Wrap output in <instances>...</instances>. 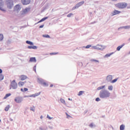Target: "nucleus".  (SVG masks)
Returning a JSON list of instances; mask_svg holds the SVG:
<instances>
[{
    "label": "nucleus",
    "mask_w": 130,
    "mask_h": 130,
    "mask_svg": "<svg viewBox=\"0 0 130 130\" xmlns=\"http://www.w3.org/2000/svg\"><path fill=\"white\" fill-rule=\"evenodd\" d=\"M66 114L67 115V118H70V117H72V116H71L70 115H69V114H68V113H66Z\"/></svg>",
    "instance_id": "nucleus-43"
},
{
    "label": "nucleus",
    "mask_w": 130,
    "mask_h": 130,
    "mask_svg": "<svg viewBox=\"0 0 130 130\" xmlns=\"http://www.w3.org/2000/svg\"><path fill=\"white\" fill-rule=\"evenodd\" d=\"M50 87H53V85L51 84Z\"/></svg>",
    "instance_id": "nucleus-57"
},
{
    "label": "nucleus",
    "mask_w": 130,
    "mask_h": 130,
    "mask_svg": "<svg viewBox=\"0 0 130 130\" xmlns=\"http://www.w3.org/2000/svg\"><path fill=\"white\" fill-rule=\"evenodd\" d=\"M29 12H30V8H26L22 10V11H21L20 12V14L21 15H26V14H28V13H29Z\"/></svg>",
    "instance_id": "nucleus-7"
},
{
    "label": "nucleus",
    "mask_w": 130,
    "mask_h": 130,
    "mask_svg": "<svg viewBox=\"0 0 130 130\" xmlns=\"http://www.w3.org/2000/svg\"><path fill=\"white\" fill-rule=\"evenodd\" d=\"M24 85H25V82L20 81L18 83V86H19V87H23Z\"/></svg>",
    "instance_id": "nucleus-22"
},
{
    "label": "nucleus",
    "mask_w": 130,
    "mask_h": 130,
    "mask_svg": "<svg viewBox=\"0 0 130 130\" xmlns=\"http://www.w3.org/2000/svg\"><path fill=\"white\" fill-rule=\"evenodd\" d=\"M40 118H41V119H42V118H43V116L42 115V116H40Z\"/></svg>",
    "instance_id": "nucleus-54"
},
{
    "label": "nucleus",
    "mask_w": 130,
    "mask_h": 130,
    "mask_svg": "<svg viewBox=\"0 0 130 130\" xmlns=\"http://www.w3.org/2000/svg\"><path fill=\"white\" fill-rule=\"evenodd\" d=\"M43 37L45 38H50V36L48 35H43Z\"/></svg>",
    "instance_id": "nucleus-34"
},
{
    "label": "nucleus",
    "mask_w": 130,
    "mask_h": 130,
    "mask_svg": "<svg viewBox=\"0 0 130 130\" xmlns=\"http://www.w3.org/2000/svg\"><path fill=\"white\" fill-rule=\"evenodd\" d=\"M21 3L23 5H29L31 3V0H21Z\"/></svg>",
    "instance_id": "nucleus-11"
},
{
    "label": "nucleus",
    "mask_w": 130,
    "mask_h": 130,
    "mask_svg": "<svg viewBox=\"0 0 130 130\" xmlns=\"http://www.w3.org/2000/svg\"><path fill=\"white\" fill-rule=\"evenodd\" d=\"M87 112H88V110H86L85 111H84L85 114H86V113H87Z\"/></svg>",
    "instance_id": "nucleus-51"
},
{
    "label": "nucleus",
    "mask_w": 130,
    "mask_h": 130,
    "mask_svg": "<svg viewBox=\"0 0 130 130\" xmlns=\"http://www.w3.org/2000/svg\"><path fill=\"white\" fill-rule=\"evenodd\" d=\"M42 85H43L44 86H48V85H47V84L46 83V82H44V81L43 82Z\"/></svg>",
    "instance_id": "nucleus-46"
},
{
    "label": "nucleus",
    "mask_w": 130,
    "mask_h": 130,
    "mask_svg": "<svg viewBox=\"0 0 130 130\" xmlns=\"http://www.w3.org/2000/svg\"><path fill=\"white\" fill-rule=\"evenodd\" d=\"M116 7L118 9H125L127 7V4L126 3H119L116 5Z\"/></svg>",
    "instance_id": "nucleus-4"
},
{
    "label": "nucleus",
    "mask_w": 130,
    "mask_h": 130,
    "mask_svg": "<svg viewBox=\"0 0 130 130\" xmlns=\"http://www.w3.org/2000/svg\"><path fill=\"white\" fill-rule=\"evenodd\" d=\"M91 45H88L85 48L88 49V48H90V47H91Z\"/></svg>",
    "instance_id": "nucleus-44"
},
{
    "label": "nucleus",
    "mask_w": 130,
    "mask_h": 130,
    "mask_svg": "<svg viewBox=\"0 0 130 130\" xmlns=\"http://www.w3.org/2000/svg\"><path fill=\"white\" fill-rule=\"evenodd\" d=\"M4 76L3 74H0V81L4 80Z\"/></svg>",
    "instance_id": "nucleus-36"
},
{
    "label": "nucleus",
    "mask_w": 130,
    "mask_h": 130,
    "mask_svg": "<svg viewBox=\"0 0 130 130\" xmlns=\"http://www.w3.org/2000/svg\"><path fill=\"white\" fill-rule=\"evenodd\" d=\"M108 89L109 91H112L113 90V86L110 85L108 86Z\"/></svg>",
    "instance_id": "nucleus-26"
},
{
    "label": "nucleus",
    "mask_w": 130,
    "mask_h": 130,
    "mask_svg": "<svg viewBox=\"0 0 130 130\" xmlns=\"http://www.w3.org/2000/svg\"><path fill=\"white\" fill-rule=\"evenodd\" d=\"M41 130H47V126H45L44 127L41 126L39 128Z\"/></svg>",
    "instance_id": "nucleus-29"
},
{
    "label": "nucleus",
    "mask_w": 130,
    "mask_h": 130,
    "mask_svg": "<svg viewBox=\"0 0 130 130\" xmlns=\"http://www.w3.org/2000/svg\"><path fill=\"white\" fill-rule=\"evenodd\" d=\"M84 3H85V2L84 1H82L78 3L74 7H73L72 11L76 10V9H79V8H80V7H81V6H82V5H84Z\"/></svg>",
    "instance_id": "nucleus-6"
},
{
    "label": "nucleus",
    "mask_w": 130,
    "mask_h": 130,
    "mask_svg": "<svg viewBox=\"0 0 130 130\" xmlns=\"http://www.w3.org/2000/svg\"><path fill=\"white\" fill-rule=\"evenodd\" d=\"M43 82H44V80L41 78H38V82L39 84H41L42 85L43 84Z\"/></svg>",
    "instance_id": "nucleus-20"
},
{
    "label": "nucleus",
    "mask_w": 130,
    "mask_h": 130,
    "mask_svg": "<svg viewBox=\"0 0 130 130\" xmlns=\"http://www.w3.org/2000/svg\"><path fill=\"white\" fill-rule=\"evenodd\" d=\"M119 29H125V30H128V29H130V25L121 26L118 28V30H119Z\"/></svg>",
    "instance_id": "nucleus-16"
},
{
    "label": "nucleus",
    "mask_w": 130,
    "mask_h": 130,
    "mask_svg": "<svg viewBox=\"0 0 130 130\" xmlns=\"http://www.w3.org/2000/svg\"><path fill=\"white\" fill-rule=\"evenodd\" d=\"M95 101H96V102H99V101H101V100L100 99V98H97L95 99Z\"/></svg>",
    "instance_id": "nucleus-42"
},
{
    "label": "nucleus",
    "mask_w": 130,
    "mask_h": 130,
    "mask_svg": "<svg viewBox=\"0 0 130 130\" xmlns=\"http://www.w3.org/2000/svg\"><path fill=\"white\" fill-rule=\"evenodd\" d=\"M117 80H118V79L116 78V79L112 80V81H111V83H112V84L116 83V82H117Z\"/></svg>",
    "instance_id": "nucleus-35"
},
{
    "label": "nucleus",
    "mask_w": 130,
    "mask_h": 130,
    "mask_svg": "<svg viewBox=\"0 0 130 130\" xmlns=\"http://www.w3.org/2000/svg\"><path fill=\"white\" fill-rule=\"evenodd\" d=\"M14 101H15L16 103H22L23 98L22 96H17L15 98Z\"/></svg>",
    "instance_id": "nucleus-9"
},
{
    "label": "nucleus",
    "mask_w": 130,
    "mask_h": 130,
    "mask_svg": "<svg viewBox=\"0 0 130 130\" xmlns=\"http://www.w3.org/2000/svg\"><path fill=\"white\" fill-rule=\"evenodd\" d=\"M128 54H130V51H129Z\"/></svg>",
    "instance_id": "nucleus-59"
},
{
    "label": "nucleus",
    "mask_w": 130,
    "mask_h": 130,
    "mask_svg": "<svg viewBox=\"0 0 130 130\" xmlns=\"http://www.w3.org/2000/svg\"><path fill=\"white\" fill-rule=\"evenodd\" d=\"M26 43L27 44H29V45H33L34 44L33 43V42L30 41H26Z\"/></svg>",
    "instance_id": "nucleus-25"
},
{
    "label": "nucleus",
    "mask_w": 130,
    "mask_h": 130,
    "mask_svg": "<svg viewBox=\"0 0 130 130\" xmlns=\"http://www.w3.org/2000/svg\"><path fill=\"white\" fill-rule=\"evenodd\" d=\"M30 109L31 111H33L34 112L35 111V109H34L33 107H30Z\"/></svg>",
    "instance_id": "nucleus-47"
},
{
    "label": "nucleus",
    "mask_w": 130,
    "mask_h": 130,
    "mask_svg": "<svg viewBox=\"0 0 130 130\" xmlns=\"http://www.w3.org/2000/svg\"><path fill=\"white\" fill-rule=\"evenodd\" d=\"M4 5V2L3 1H0V10L1 11H2V12H4V13H6V12H7V11L4 9H3L2 7V6H3Z\"/></svg>",
    "instance_id": "nucleus-14"
},
{
    "label": "nucleus",
    "mask_w": 130,
    "mask_h": 130,
    "mask_svg": "<svg viewBox=\"0 0 130 130\" xmlns=\"http://www.w3.org/2000/svg\"><path fill=\"white\" fill-rule=\"evenodd\" d=\"M3 73V70L2 69H0V74H2Z\"/></svg>",
    "instance_id": "nucleus-52"
},
{
    "label": "nucleus",
    "mask_w": 130,
    "mask_h": 130,
    "mask_svg": "<svg viewBox=\"0 0 130 130\" xmlns=\"http://www.w3.org/2000/svg\"><path fill=\"white\" fill-rule=\"evenodd\" d=\"M120 13H121L120 11L115 10L113 12L111 13V16H115V15H118V14H120Z\"/></svg>",
    "instance_id": "nucleus-13"
},
{
    "label": "nucleus",
    "mask_w": 130,
    "mask_h": 130,
    "mask_svg": "<svg viewBox=\"0 0 130 130\" xmlns=\"http://www.w3.org/2000/svg\"><path fill=\"white\" fill-rule=\"evenodd\" d=\"M9 109H10V105H8L5 108V111H9Z\"/></svg>",
    "instance_id": "nucleus-32"
},
{
    "label": "nucleus",
    "mask_w": 130,
    "mask_h": 130,
    "mask_svg": "<svg viewBox=\"0 0 130 130\" xmlns=\"http://www.w3.org/2000/svg\"><path fill=\"white\" fill-rule=\"evenodd\" d=\"M83 93H85V91H80L78 93V96H81V95H83Z\"/></svg>",
    "instance_id": "nucleus-33"
},
{
    "label": "nucleus",
    "mask_w": 130,
    "mask_h": 130,
    "mask_svg": "<svg viewBox=\"0 0 130 130\" xmlns=\"http://www.w3.org/2000/svg\"><path fill=\"white\" fill-rule=\"evenodd\" d=\"M6 4L7 8L9 10H12L14 8V1L13 0H7Z\"/></svg>",
    "instance_id": "nucleus-2"
},
{
    "label": "nucleus",
    "mask_w": 130,
    "mask_h": 130,
    "mask_svg": "<svg viewBox=\"0 0 130 130\" xmlns=\"http://www.w3.org/2000/svg\"><path fill=\"white\" fill-rule=\"evenodd\" d=\"M33 71H34L35 72V73H36V66H35L33 68Z\"/></svg>",
    "instance_id": "nucleus-45"
},
{
    "label": "nucleus",
    "mask_w": 130,
    "mask_h": 130,
    "mask_svg": "<svg viewBox=\"0 0 130 130\" xmlns=\"http://www.w3.org/2000/svg\"><path fill=\"white\" fill-rule=\"evenodd\" d=\"M125 127V126L123 124H121L120 126V130H124V128Z\"/></svg>",
    "instance_id": "nucleus-27"
},
{
    "label": "nucleus",
    "mask_w": 130,
    "mask_h": 130,
    "mask_svg": "<svg viewBox=\"0 0 130 130\" xmlns=\"http://www.w3.org/2000/svg\"><path fill=\"white\" fill-rule=\"evenodd\" d=\"M21 92H24V89H23V88L21 89Z\"/></svg>",
    "instance_id": "nucleus-53"
},
{
    "label": "nucleus",
    "mask_w": 130,
    "mask_h": 130,
    "mask_svg": "<svg viewBox=\"0 0 130 130\" xmlns=\"http://www.w3.org/2000/svg\"><path fill=\"white\" fill-rule=\"evenodd\" d=\"M48 127L50 129H53V127L52 126H49Z\"/></svg>",
    "instance_id": "nucleus-49"
},
{
    "label": "nucleus",
    "mask_w": 130,
    "mask_h": 130,
    "mask_svg": "<svg viewBox=\"0 0 130 130\" xmlns=\"http://www.w3.org/2000/svg\"><path fill=\"white\" fill-rule=\"evenodd\" d=\"M124 45H125V44L123 43L121 45L118 46L116 49L117 51H119L120 49L124 46Z\"/></svg>",
    "instance_id": "nucleus-17"
},
{
    "label": "nucleus",
    "mask_w": 130,
    "mask_h": 130,
    "mask_svg": "<svg viewBox=\"0 0 130 130\" xmlns=\"http://www.w3.org/2000/svg\"><path fill=\"white\" fill-rule=\"evenodd\" d=\"M11 95H12L11 93L6 94V95L5 96L4 99H7V98H8V97H10V96H11Z\"/></svg>",
    "instance_id": "nucleus-30"
},
{
    "label": "nucleus",
    "mask_w": 130,
    "mask_h": 130,
    "mask_svg": "<svg viewBox=\"0 0 130 130\" xmlns=\"http://www.w3.org/2000/svg\"><path fill=\"white\" fill-rule=\"evenodd\" d=\"M19 79H20L21 81H25V80L28 79V77L26 75H22L19 76Z\"/></svg>",
    "instance_id": "nucleus-12"
},
{
    "label": "nucleus",
    "mask_w": 130,
    "mask_h": 130,
    "mask_svg": "<svg viewBox=\"0 0 130 130\" xmlns=\"http://www.w3.org/2000/svg\"><path fill=\"white\" fill-rule=\"evenodd\" d=\"M47 19H48V17H44L42 19H41L39 22H38L37 24H39V23H41L42 22H44V21H45V20H47Z\"/></svg>",
    "instance_id": "nucleus-21"
},
{
    "label": "nucleus",
    "mask_w": 130,
    "mask_h": 130,
    "mask_svg": "<svg viewBox=\"0 0 130 130\" xmlns=\"http://www.w3.org/2000/svg\"><path fill=\"white\" fill-rule=\"evenodd\" d=\"M29 62H36V57H31L29 60Z\"/></svg>",
    "instance_id": "nucleus-18"
},
{
    "label": "nucleus",
    "mask_w": 130,
    "mask_h": 130,
    "mask_svg": "<svg viewBox=\"0 0 130 130\" xmlns=\"http://www.w3.org/2000/svg\"><path fill=\"white\" fill-rule=\"evenodd\" d=\"M28 49H37V46H28L27 47Z\"/></svg>",
    "instance_id": "nucleus-19"
},
{
    "label": "nucleus",
    "mask_w": 130,
    "mask_h": 130,
    "mask_svg": "<svg viewBox=\"0 0 130 130\" xmlns=\"http://www.w3.org/2000/svg\"><path fill=\"white\" fill-rule=\"evenodd\" d=\"M60 101L61 103H62L63 104H64V105H66V101H64V100L62 98H61L60 99Z\"/></svg>",
    "instance_id": "nucleus-28"
},
{
    "label": "nucleus",
    "mask_w": 130,
    "mask_h": 130,
    "mask_svg": "<svg viewBox=\"0 0 130 130\" xmlns=\"http://www.w3.org/2000/svg\"><path fill=\"white\" fill-rule=\"evenodd\" d=\"M91 61H94V62H98V63H99V60H98L92 59Z\"/></svg>",
    "instance_id": "nucleus-41"
},
{
    "label": "nucleus",
    "mask_w": 130,
    "mask_h": 130,
    "mask_svg": "<svg viewBox=\"0 0 130 130\" xmlns=\"http://www.w3.org/2000/svg\"><path fill=\"white\" fill-rule=\"evenodd\" d=\"M21 11V6L19 5H16L14 8V12H20Z\"/></svg>",
    "instance_id": "nucleus-10"
},
{
    "label": "nucleus",
    "mask_w": 130,
    "mask_h": 130,
    "mask_svg": "<svg viewBox=\"0 0 130 130\" xmlns=\"http://www.w3.org/2000/svg\"><path fill=\"white\" fill-rule=\"evenodd\" d=\"M113 52H112L110 54H107L104 56L105 58H107V57H109L111 55H112V54H113Z\"/></svg>",
    "instance_id": "nucleus-24"
},
{
    "label": "nucleus",
    "mask_w": 130,
    "mask_h": 130,
    "mask_svg": "<svg viewBox=\"0 0 130 130\" xmlns=\"http://www.w3.org/2000/svg\"><path fill=\"white\" fill-rule=\"evenodd\" d=\"M0 1L3 2V1H2V0H0Z\"/></svg>",
    "instance_id": "nucleus-61"
},
{
    "label": "nucleus",
    "mask_w": 130,
    "mask_h": 130,
    "mask_svg": "<svg viewBox=\"0 0 130 130\" xmlns=\"http://www.w3.org/2000/svg\"><path fill=\"white\" fill-rule=\"evenodd\" d=\"M47 118H48V119L51 120L52 119V118H53V117H51L50 116H49V115H47Z\"/></svg>",
    "instance_id": "nucleus-40"
},
{
    "label": "nucleus",
    "mask_w": 130,
    "mask_h": 130,
    "mask_svg": "<svg viewBox=\"0 0 130 130\" xmlns=\"http://www.w3.org/2000/svg\"><path fill=\"white\" fill-rule=\"evenodd\" d=\"M50 55H55L58 54V52H52L50 53Z\"/></svg>",
    "instance_id": "nucleus-38"
},
{
    "label": "nucleus",
    "mask_w": 130,
    "mask_h": 130,
    "mask_svg": "<svg viewBox=\"0 0 130 130\" xmlns=\"http://www.w3.org/2000/svg\"><path fill=\"white\" fill-rule=\"evenodd\" d=\"M106 80L107 82H110L111 83V81H112V75L107 76Z\"/></svg>",
    "instance_id": "nucleus-15"
},
{
    "label": "nucleus",
    "mask_w": 130,
    "mask_h": 130,
    "mask_svg": "<svg viewBox=\"0 0 130 130\" xmlns=\"http://www.w3.org/2000/svg\"><path fill=\"white\" fill-rule=\"evenodd\" d=\"M40 94H41V92H38V93H35L31 95H25L24 98H29L31 97H33L34 98H35V97H37V96H39Z\"/></svg>",
    "instance_id": "nucleus-8"
},
{
    "label": "nucleus",
    "mask_w": 130,
    "mask_h": 130,
    "mask_svg": "<svg viewBox=\"0 0 130 130\" xmlns=\"http://www.w3.org/2000/svg\"><path fill=\"white\" fill-rule=\"evenodd\" d=\"M105 88V85L102 86H100L98 87V90H102L103 89H104Z\"/></svg>",
    "instance_id": "nucleus-31"
},
{
    "label": "nucleus",
    "mask_w": 130,
    "mask_h": 130,
    "mask_svg": "<svg viewBox=\"0 0 130 130\" xmlns=\"http://www.w3.org/2000/svg\"><path fill=\"white\" fill-rule=\"evenodd\" d=\"M73 15H74L73 13H70L67 15V17L68 18H71V17H72V16H73Z\"/></svg>",
    "instance_id": "nucleus-39"
},
{
    "label": "nucleus",
    "mask_w": 130,
    "mask_h": 130,
    "mask_svg": "<svg viewBox=\"0 0 130 130\" xmlns=\"http://www.w3.org/2000/svg\"><path fill=\"white\" fill-rule=\"evenodd\" d=\"M68 100H71L72 101V99H71L70 98H69Z\"/></svg>",
    "instance_id": "nucleus-58"
},
{
    "label": "nucleus",
    "mask_w": 130,
    "mask_h": 130,
    "mask_svg": "<svg viewBox=\"0 0 130 130\" xmlns=\"http://www.w3.org/2000/svg\"><path fill=\"white\" fill-rule=\"evenodd\" d=\"M44 27V24L41 25L39 26V28H43Z\"/></svg>",
    "instance_id": "nucleus-50"
},
{
    "label": "nucleus",
    "mask_w": 130,
    "mask_h": 130,
    "mask_svg": "<svg viewBox=\"0 0 130 130\" xmlns=\"http://www.w3.org/2000/svg\"><path fill=\"white\" fill-rule=\"evenodd\" d=\"M24 92H27V91H28V88H24Z\"/></svg>",
    "instance_id": "nucleus-48"
},
{
    "label": "nucleus",
    "mask_w": 130,
    "mask_h": 130,
    "mask_svg": "<svg viewBox=\"0 0 130 130\" xmlns=\"http://www.w3.org/2000/svg\"><path fill=\"white\" fill-rule=\"evenodd\" d=\"M17 88H18V84L16 82V80H14L11 82L9 89L11 90L12 88L13 90H16Z\"/></svg>",
    "instance_id": "nucleus-3"
},
{
    "label": "nucleus",
    "mask_w": 130,
    "mask_h": 130,
    "mask_svg": "<svg viewBox=\"0 0 130 130\" xmlns=\"http://www.w3.org/2000/svg\"><path fill=\"white\" fill-rule=\"evenodd\" d=\"M92 47L93 49H98V50H104V49H105V46L99 44L96 46H93Z\"/></svg>",
    "instance_id": "nucleus-5"
},
{
    "label": "nucleus",
    "mask_w": 130,
    "mask_h": 130,
    "mask_svg": "<svg viewBox=\"0 0 130 130\" xmlns=\"http://www.w3.org/2000/svg\"><path fill=\"white\" fill-rule=\"evenodd\" d=\"M2 121V120L0 119V122Z\"/></svg>",
    "instance_id": "nucleus-60"
},
{
    "label": "nucleus",
    "mask_w": 130,
    "mask_h": 130,
    "mask_svg": "<svg viewBox=\"0 0 130 130\" xmlns=\"http://www.w3.org/2000/svg\"><path fill=\"white\" fill-rule=\"evenodd\" d=\"M89 127H91V128H93V127H96V125H95V124H94V123H91L89 125Z\"/></svg>",
    "instance_id": "nucleus-23"
},
{
    "label": "nucleus",
    "mask_w": 130,
    "mask_h": 130,
    "mask_svg": "<svg viewBox=\"0 0 130 130\" xmlns=\"http://www.w3.org/2000/svg\"><path fill=\"white\" fill-rule=\"evenodd\" d=\"M10 121H13V119H12V118H10Z\"/></svg>",
    "instance_id": "nucleus-55"
},
{
    "label": "nucleus",
    "mask_w": 130,
    "mask_h": 130,
    "mask_svg": "<svg viewBox=\"0 0 130 130\" xmlns=\"http://www.w3.org/2000/svg\"><path fill=\"white\" fill-rule=\"evenodd\" d=\"M4 40V35L3 34H0V41Z\"/></svg>",
    "instance_id": "nucleus-37"
},
{
    "label": "nucleus",
    "mask_w": 130,
    "mask_h": 130,
    "mask_svg": "<svg viewBox=\"0 0 130 130\" xmlns=\"http://www.w3.org/2000/svg\"><path fill=\"white\" fill-rule=\"evenodd\" d=\"M99 96L101 99H107L110 97V92L106 89H102L100 92Z\"/></svg>",
    "instance_id": "nucleus-1"
},
{
    "label": "nucleus",
    "mask_w": 130,
    "mask_h": 130,
    "mask_svg": "<svg viewBox=\"0 0 130 130\" xmlns=\"http://www.w3.org/2000/svg\"><path fill=\"white\" fill-rule=\"evenodd\" d=\"M112 2H116V1H117V0H112Z\"/></svg>",
    "instance_id": "nucleus-56"
}]
</instances>
